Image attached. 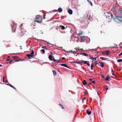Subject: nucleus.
Segmentation results:
<instances>
[{"mask_svg": "<svg viewBox=\"0 0 122 122\" xmlns=\"http://www.w3.org/2000/svg\"><path fill=\"white\" fill-rule=\"evenodd\" d=\"M42 19L41 16L38 15L36 16L35 21L38 23H40L41 22Z\"/></svg>", "mask_w": 122, "mask_h": 122, "instance_id": "f257e3e1", "label": "nucleus"}, {"mask_svg": "<svg viewBox=\"0 0 122 122\" xmlns=\"http://www.w3.org/2000/svg\"><path fill=\"white\" fill-rule=\"evenodd\" d=\"M24 34V33L22 31V30L21 29L17 33V35L18 36L21 37L23 36Z\"/></svg>", "mask_w": 122, "mask_h": 122, "instance_id": "f03ea898", "label": "nucleus"}, {"mask_svg": "<svg viewBox=\"0 0 122 122\" xmlns=\"http://www.w3.org/2000/svg\"><path fill=\"white\" fill-rule=\"evenodd\" d=\"M107 16V18H108L109 19H111L113 18L114 19L115 16H113V14L112 13H108L106 15Z\"/></svg>", "mask_w": 122, "mask_h": 122, "instance_id": "7ed1b4c3", "label": "nucleus"}, {"mask_svg": "<svg viewBox=\"0 0 122 122\" xmlns=\"http://www.w3.org/2000/svg\"><path fill=\"white\" fill-rule=\"evenodd\" d=\"M114 19H117L120 21L122 22V17L120 16H116Z\"/></svg>", "mask_w": 122, "mask_h": 122, "instance_id": "20e7f679", "label": "nucleus"}, {"mask_svg": "<svg viewBox=\"0 0 122 122\" xmlns=\"http://www.w3.org/2000/svg\"><path fill=\"white\" fill-rule=\"evenodd\" d=\"M118 13L121 15H122V8H120L118 10Z\"/></svg>", "mask_w": 122, "mask_h": 122, "instance_id": "39448f33", "label": "nucleus"}, {"mask_svg": "<svg viewBox=\"0 0 122 122\" xmlns=\"http://www.w3.org/2000/svg\"><path fill=\"white\" fill-rule=\"evenodd\" d=\"M89 56L90 57V59H92L93 61L96 60L97 57L93 58L90 55H89Z\"/></svg>", "mask_w": 122, "mask_h": 122, "instance_id": "423d86ee", "label": "nucleus"}, {"mask_svg": "<svg viewBox=\"0 0 122 122\" xmlns=\"http://www.w3.org/2000/svg\"><path fill=\"white\" fill-rule=\"evenodd\" d=\"M81 41H82L84 42L85 41V37L84 36H82L81 37Z\"/></svg>", "mask_w": 122, "mask_h": 122, "instance_id": "0eeeda50", "label": "nucleus"}, {"mask_svg": "<svg viewBox=\"0 0 122 122\" xmlns=\"http://www.w3.org/2000/svg\"><path fill=\"white\" fill-rule=\"evenodd\" d=\"M60 65L62 66H64L66 67L69 68V67L66 65V64H60Z\"/></svg>", "mask_w": 122, "mask_h": 122, "instance_id": "6e6552de", "label": "nucleus"}, {"mask_svg": "<svg viewBox=\"0 0 122 122\" xmlns=\"http://www.w3.org/2000/svg\"><path fill=\"white\" fill-rule=\"evenodd\" d=\"M111 79L110 77L108 75H107L106 78L105 79V80L107 81Z\"/></svg>", "mask_w": 122, "mask_h": 122, "instance_id": "1a4fd4ad", "label": "nucleus"}, {"mask_svg": "<svg viewBox=\"0 0 122 122\" xmlns=\"http://www.w3.org/2000/svg\"><path fill=\"white\" fill-rule=\"evenodd\" d=\"M68 13L71 15L72 14V13L73 11L69 9L68 10Z\"/></svg>", "mask_w": 122, "mask_h": 122, "instance_id": "9d476101", "label": "nucleus"}, {"mask_svg": "<svg viewBox=\"0 0 122 122\" xmlns=\"http://www.w3.org/2000/svg\"><path fill=\"white\" fill-rule=\"evenodd\" d=\"M49 58L51 61H53V56L52 55H50L49 56Z\"/></svg>", "mask_w": 122, "mask_h": 122, "instance_id": "9b49d317", "label": "nucleus"}, {"mask_svg": "<svg viewBox=\"0 0 122 122\" xmlns=\"http://www.w3.org/2000/svg\"><path fill=\"white\" fill-rule=\"evenodd\" d=\"M13 25H15L16 24L14 23V22H12V24H10V26L11 27V29L12 30L13 28Z\"/></svg>", "mask_w": 122, "mask_h": 122, "instance_id": "f8f14e48", "label": "nucleus"}, {"mask_svg": "<svg viewBox=\"0 0 122 122\" xmlns=\"http://www.w3.org/2000/svg\"><path fill=\"white\" fill-rule=\"evenodd\" d=\"M58 12H62L63 10L61 7L59 8L58 10Z\"/></svg>", "mask_w": 122, "mask_h": 122, "instance_id": "ddd939ff", "label": "nucleus"}, {"mask_svg": "<svg viewBox=\"0 0 122 122\" xmlns=\"http://www.w3.org/2000/svg\"><path fill=\"white\" fill-rule=\"evenodd\" d=\"M82 83L83 85L85 86L87 83V82L86 80H84L82 82Z\"/></svg>", "mask_w": 122, "mask_h": 122, "instance_id": "4468645a", "label": "nucleus"}, {"mask_svg": "<svg viewBox=\"0 0 122 122\" xmlns=\"http://www.w3.org/2000/svg\"><path fill=\"white\" fill-rule=\"evenodd\" d=\"M99 63H100V65H99L100 66H101L102 67H103L104 66V65L103 62H102L101 63L100 62Z\"/></svg>", "mask_w": 122, "mask_h": 122, "instance_id": "2eb2a0df", "label": "nucleus"}, {"mask_svg": "<svg viewBox=\"0 0 122 122\" xmlns=\"http://www.w3.org/2000/svg\"><path fill=\"white\" fill-rule=\"evenodd\" d=\"M6 85L8 86H9L10 87H12L15 89L16 90V89L15 87H14L13 86H12L11 85L9 84H6Z\"/></svg>", "mask_w": 122, "mask_h": 122, "instance_id": "dca6fc26", "label": "nucleus"}, {"mask_svg": "<svg viewBox=\"0 0 122 122\" xmlns=\"http://www.w3.org/2000/svg\"><path fill=\"white\" fill-rule=\"evenodd\" d=\"M60 28H61V30H64L66 29V28L64 26H63V25H60V26L59 27Z\"/></svg>", "mask_w": 122, "mask_h": 122, "instance_id": "f3484780", "label": "nucleus"}, {"mask_svg": "<svg viewBox=\"0 0 122 122\" xmlns=\"http://www.w3.org/2000/svg\"><path fill=\"white\" fill-rule=\"evenodd\" d=\"M86 112L87 114L88 115H90L91 114L92 112L91 111H89L88 110H87L86 111Z\"/></svg>", "mask_w": 122, "mask_h": 122, "instance_id": "a211bd4d", "label": "nucleus"}, {"mask_svg": "<svg viewBox=\"0 0 122 122\" xmlns=\"http://www.w3.org/2000/svg\"><path fill=\"white\" fill-rule=\"evenodd\" d=\"M52 71H53V73L54 76H56V74H57L56 72V71L55 70H54Z\"/></svg>", "mask_w": 122, "mask_h": 122, "instance_id": "6ab92c4d", "label": "nucleus"}, {"mask_svg": "<svg viewBox=\"0 0 122 122\" xmlns=\"http://www.w3.org/2000/svg\"><path fill=\"white\" fill-rule=\"evenodd\" d=\"M80 54L81 55H83L84 56H88V54H87L86 53H80Z\"/></svg>", "mask_w": 122, "mask_h": 122, "instance_id": "aec40b11", "label": "nucleus"}, {"mask_svg": "<svg viewBox=\"0 0 122 122\" xmlns=\"http://www.w3.org/2000/svg\"><path fill=\"white\" fill-rule=\"evenodd\" d=\"M34 51H32L31 52L30 54V55H31V56H34Z\"/></svg>", "mask_w": 122, "mask_h": 122, "instance_id": "412c9836", "label": "nucleus"}, {"mask_svg": "<svg viewBox=\"0 0 122 122\" xmlns=\"http://www.w3.org/2000/svg\"><path fill=\"white\" fill-rule=\"evenodd\" d=\"M92 79L90 78L89 79V80L91 81L92 82V83H93L94 84H95V81H92Z\"/></svg>", "mask_w": 122, "mask_h": 122, "instance_id": "4be33fe9", "label": "nucleus"}, {"mask_svg": "<svg viewBox=\"0 0 122 122\" xmlns=\"http://www.w3.org/2000/svg\"><path fill=\"white\" fill-rule=\"evenodd\" d=\"M107 55H108L109 54V51L108 50H107L105 51Z\"/></svg>", "mask_w": 122, "mask_h": 122, "instance_id": "5701e85b", "label": "nucleus"}, {"mask_svg": "<svg viewBox=\"0 0 122 122\" xmlns=\"http://www.w3.org/2000/svg\"><path fill=\"white\" fill-rule=\"evenodd\" d=\"M90 3V4L92 6H93V4L91 2V1L90 0H87Z\"/></svg>", "mask_w": 122, "mask_h": 122, "instance_id": "b1692460", "label": "nucleus"}, {"mask_svg": "<svg viewBox=\"0 0 122 122\" xmlns=\"http://www.w3.org/2000/svg\"><path fill=\"white\" fill-rule=\"evenodd\" d=\"M42 48H44L46 50H47L48 49L46 46H43L42 47Z\"/></svg>", "mask_w": 122, "mask_h": 122, "instance_id": "393cba45", "label": "nucleus"}, {"mask_svg": "<svg viewBox=\"0 0 122 122\" xmlns=\"http://www.w3.org/2000/svg\"><path fill=\"white\" fill-rule=\"evenodd\" d=\"M26 56L28 57H30L32 56L31 55H30V54H28L26 55ZM31 58H29V59H30Z\"/></svg>", "mask_w": 122, "mask_h": 122, "instance_id": "a878e982", "label": "nucleus"}, {"mask_svg": "<svg viewBox=\"0 0 122 122\" xmlns=\"http://www.w3.org/2000/svg\"><path fill=\"white\" fill-rule=\"evenodd\" d=\"M88 61H82V63L84 62L83 63L84 64H86L87 63V62Z\"/></svg>", "mask_w": 122, "mask_h": 122, "instance_id": "bb28decb", "label": "nucleus"}, {"mask_svg": "<svg viewBox=\"0 0 122 122\" xmlns=\"http://www.w3.org/2000/svg\"><path fill=\"white\" fill-rule=\"evenodd\" d=\"M122 62V59H119L117 60V62Z\"/></svg>", "mask_w": 122, "mask_h": 122, "instance_id": "cd10ccee", "label": "nucleus"}, {"mask_svg": "<svg viewBox=\"0 0 122 122\" xmlns=\"http://www.w3.org/2000/svg\"><path fill=\"white\" fill-rule=\"evenodd\" d=\"M117 3H116V4H115V5L113 6V8H115V7H116V6H117Z\"/></svg>", "mask_w": 122, "mask_h": 122, "instance_id": "c85d7f7f", "label": "nucleus"}, {"mask_svg": "<svg viewBox=\"0 0 122 122\" xmlns=\"http://www.w3.org/2000/svg\"><path fill=\"white\" fill-rule=\"evenodd\" d=\"M76 51H73L72 50L69 51V52L73 53H75V52Z\"/></svg>", "mask_w": 122, "mask_h": 122, "instance_id": "c756f323", "label": "nucleus"}, {"mask_svg": "<svg viewBox=\"0 0 122 122\" xmlns=\"http://www.w3.org/2000/svg\"><path fill=\"white\" fill-rule=\"evenodd\" d=\"M100 59H102L104 60H105L107 58L105 57H100Z\"/></svg>", "mask_w": 122, "mask_h": 122, "instance_id": "7c9ffc66", "label": "nucleus"}, {"mask_svg": "<svg viewBox=\"0 0 122 122\" xmlns=\"http://www.w3.org/2000/svg\"><path fill=\"white\" fill-rule=\"evenodd\" d=\"M93 63H92V64L91 65V69L92 70H93Z\"/></svg>", "mask_w": 122, "mask_h": 122, "instance_id": "2f4dec72", "label": "nucleus"}, {"mask_svg": "<svg viewBox=\"0 0 122 122\" xmlns=\"http://www.w3.org/2000/svg\"><path fill=\"white\" fill-rule=\"evenodd\" d=\"M59 105L60 106H61V107H62V109H64V107H63V106H62V105L61 104H60V103H59Z\"/></svg>", "mask_w": 122, "mask_h": 122, "instance_id": "473e14b6", "label": "nucleus"}, {"mask_svg": "<svg viewBox=\"0 0 122 122\" xmlns=\"http://www.w3.org/2000/svg\"><path fill=\"white\" fill-rule=\"evenodd\" d=\"M12 57L14 58V59H16L18 58L17 56H12Z\"/></svg>", "mask_w": 122, "mask_h": 122, "instance_id": "72a5a7b5", "label": "nucleus"}, {"mask_svg": "<svg viewBox=\"0 0 122 122\" xmlns=\"http://www.w3.org/2000/svg\"><path fill=\"white\" fill-rule=\"evenodd\" d=\"M41 51L43 53H45V51L44 49H42L41 50Z\"/></svg>", "mask_w": 122, "mask_h": 122, "instance_id": "f704fd0d", "label": "nucleus"}, {"mask_svg": "<svg viewBox=\"0 0 122 122\" xmlns=\"http://www.w3.org/2000/svg\"><path fill=\"white\" fill-rule=\"evenodd\" d=\"M77 63L80 64H81V65H82V61L81 62H77Z\"/></svg>", "mask_w": 122, "mask_h": 122, "instance_id": "c9c22d12", "label": "nucleus"}, {"mask_svg": "<svg viewBox=\"0 0 122 122\" xmlns=\"http://www.w3.org/2000/svg\"><path fill=\"white\" fill-rule=\"evenodd\" d=\"M82 34V32L80 33L77 34V35H78L79 36H80Z\"/></svg>", "mask_w": 122, "mask_h": 122, "instance_id": "e433bc0d", "label": "nucleus"}, {"mask_svg": "<svg viewBox=\"0 0 122 122\" xmlns=\"http://www.w3.org/2000/svg\"><path fill=\"white\" fill-rule=\"evenodd\" d=\"M108 89V86H106V88H105V90H107Z\"/></svg>", "mask_w": 122, "mask_h": 122, "instance_id": "4c0bfd02", "label": "nucleus"}, {"mask_svg": "<svg viewBox=\"0 0 122 122\" xmlns=\"http://www.w3.org/2000/svg\"><path fill=\"white\" fill-rule=\"evenodd\" d=\"M53 57V58L54 59L53 60V61H55V62L56 61V60L55 59L54 57Z\"/></svg>", "mask_w": 122, "mask_h": 122, "instance_id": "58836bf2", "label": "nucleus"}, {"mask_svg": "<svg viewBox=\"0 0 122 122\" xmlns=\"http://www.w3.org/2000/svg\"><path fill=\"white\" fill-rule=\"evenodd\" d=\"M20 60V61H21V60H21V59H19V60H15L16 61H19V60Z\"/></svg>", "mask_w": 122, "mask_h": 122, "instance_id": "ea45409f", "label": "nucleus"}, {"mask_svg": "<svg viewBox=\"0 0 122 122\" xmlns=\"http://www.w3.org/2000/svg\"><path fill=\"white\" fill-rule=\"evenodd\" d=\"M86 99L85 98H83L82 99V102H84V100H85Z\"/></svg>", "mask_w": 122, "mask_h": 122, "instance_id": "a19ab883", "label": "nucleus"}, {"mask_svg": "<svg viewBox=\"0 0 122 122\" xmlns=\"http://www.w3.org/2000/svg\"><path fill=\"white\" fill-rule=\"evenodd\" d=\"M122 55V52L119 55V56H120L121 55Z\"/></svg>", "mask_w": 122, "mask_h": 122, "instance_id": "79ce46f5", "label": "nucleus"}, {"mask_svg": "<svg viewBox=\"0 0 122 122\" xmlns=\"http://www.w3.org/2000/svg\"><path fill=\"white\" fill-rule=\"evenodd\" d=\"M86 64H87V65L88 66H90V64L88 63H87Z\"/></svg>", "mask_w": 122, "mask_h": 122, "instance_id": "37998d69", "label": "nucleus"}, {"mask_svg": "<svg viewBox=\"0 0 122 122\" xmlns=\"http://www.w3.org/2000/svg\"><path fill=\"white\" fill-rule=\"evenodd\" d=\"M65 59V58L64 57H63L62 58V59Z\"/></svg>", "mask_w": 122, "mask_h": 122, "instance_id": "c03bdc74", "label": "nucleus"}, {"mask_svg": "<svg viewBox=\"0 0 122 122\" xmlns=\"http://www.w3.org/2000/svg\"><path fill=\"white\" fill-rule=\"evenodd\" d=\"M102 78H104V76H103V75H102Z\"/></svg>", "mask_w": 122, "mask_h": 122, "instance_id": "a18cd8bd", "label": "nucleus"}, {"mask_svg": "<svg viewBox=\"0 0 122 122\" xmlns=\"http://www.w3.org/2000/svg\"><path fill=\"white\" fill-rule=\"evenodd\" d=\"M91 84H92L91 83H88V85H91Z\"/></svg>", "mask_w": 122, "mask_h": 122, "instance_id": "49530a36", "label": "nucleus"}, {"mask_svg": "<svg viewBox=\"0 0 122 122\" xmlns=\"http://www.w3.org/2000/svg\"><path fill=\"white\" fill-rule=\"evenodd\" d=\"M112 75H113V76H115V74H114V73H112Z\"/></svg>", "mask_w": 122, "mask_h": 122, "instance_id": "de8ad7c7", "label": "nucleus"}, {"mask_svg": "<svg viewBox=\"0 0 122 122\" xmlns=\"http://www.w3.org/2000/svg\"><path fill=\"white\" fill-rule=\"evenodd\" d=\"M5 83H7V82H8V81H5Z\"/></svg>", "mask_w": 122, "mask_h": 122, "instance_id": "09e8293b", "label": "nucleus"}, {"mask_svg": "<svg viewBox=\"0 0 122 122\" xmlns=\"http://www.w3.org/2000/svg\"><path fill=\"white\" fill-rule=\"evenodd\" d=\"M12 61V60H11L10 61V62H9V63H11V62Z\"/></svg>", "mask_w": 122, "mask_h": 122, "instance_id": "8fccbe9b", "label": "nucleus"}, {"mask_svg": "<svg viewBox=\"0 0 122 122\" xmlns=\"http://www.w3.org/2000/svg\"><path fill=\"white\" fill-rule=\"evenodd\" d=\"M61 19H63V16H62L61 17Z\"/></svg>", "mask_w": 122, "mask_h": 122, "instance_id": "3c124183", "label": "nucleus"}, {"mask_svg": "<svg viewBox=\"0 0 122 122\" xmlns=\"http://www.w3.org/2000/svg\"><path fill=\"white\" fill-rule=\"evenodd\" d=\"M4 78L3 77V82H4L5 81H4Z\"/></svg>", "mask_w": 122, "mask_h": 122, "instance_id": "603ef678", "label": "nucleus"}, {"mask_svg": "<svg viewBox=\"0 0 122 122\" xmlns=\"http://www.w3.org/2000/svg\"><path fill=\"white\" fill-rule=\"evenodd\" d=\"M20 49H22V48H22V46H20Z\"/></svg>", "mask_w": 122, "mask_h": 122, "instance_id": "864d4df0", "label": "nucleus"}, {"mask_svg": "<svg viewBox=\"0 0 122 122\" xmlns=\"http://www.w3.org/2000/svg\"><path fill=\"white\" fill-rule=\"evenodd\" d=\"M10 60V59H7V60H6V61H8V60Z\"/></svg>", "mask_w": 122, "mask_h": 122, "instance_id": "5fc2aeb1", "label": "nucleus"}, {"mask_svg": "<svg viewBox=\"0 0 122 122\" xmlns=\"http://www.w3.org/2000/svg\"><path fill=\"white\" fill-rule=\"evenodd\" d=\"M98 63L96 62V63H95V64L96 65H97V64H98Z\"/></svg>", "mask_w": 122, "mask_h": 122, "instance_id": "6e6d98bb", "label": "nucleus"}, {"mask_svg": "<svg viewBox=\"0 0 122 122\" xmlns=\"http://www.w3.org/2000/svg\"><path fill=\"white\" fill-rule=\"evenodd\" d=\"M2 65L1 64H0V66H2Z\"/></svg>", "mask_w": 122, "mask_h": 122, "instance_id": "4d7b16f0", "label": "nucleus"}, {"mask_svg": "<svg viewBox=\"0 0 122 122\" xmlns=\"http://www.w3.org/2000/svg\"><path fill=\"white\" fill-rule=\"evenodd\" d=\"M121 69H122V68H121V69H120L119 71H121Z\"/></svg>", "mask_w": 122, "mask_h": 122, "instance_id": "13d9d810", "label": "nucleus"}, {"mask_svg": "<svg viewBox=\"0 0 122 122\" xmlns=\"http://www.w3.org/2000/svg\"><path fill=\"white\" fill-rule=\"evenodd\" d=\"M59 61H57V62H59Z\"/></svg>", "mask_w": 122, "mask_h": 122, "instance_id": "bf43d9fd", "label": "nucleus"}, {"mask_svg": "<svg viewBox=\"0 0 122 122\" xmlns=\"http://www.w3.org/2000/svg\"><path fill=\"white\" fill-rule=\"evenodd\" d=\"M10 57V56H8V58H9V57Z\"/></svg>", "mask_w": 122, "mask_h": 122, "instance_id": "052dcab7", "label": "nucleus"}, {"mask_svg": "<svg viewBox=\"0 0 122 122\" xmlns=\"http://www.w3.org/2000/svg\"><path fill=\"white\" fill-rule=\"evenodd\" d=\"M92 63H93V61H92Z\"/></svg>", "mask_w": 122, "mask_h": 122, "instance_id": "680f3d73", "label": "nucleus"}, {"mask_svg": "<svg viewBox=\"0 0 122 122\" xmlns=\"http://www.w3.org/2000/svg\"><path fill=\"white\" fill-rule=\"evenodd\" d=\"M3 42H5V41H3Z\"/></svg>", "mask_w": 122, "mask_h": 122, "instance_id": "e2e57ef3", "label": "nucleus"}]
</instances>
